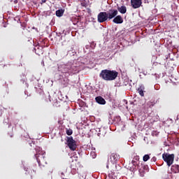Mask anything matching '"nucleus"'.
<instances>
[{"label":"nucleus","instance_id":"obj_6","mask_svg":"<svg viewBox=\"0 0 179 179\" xmlns=\"http://www.w3.org/2000/svg\"><path fill=\"white\" fill-rule=\"evenodd\" d=\"M149 171V168L147 165L141 164V166L138 168V172L140 173L141 177H145V174Z\"/></svg>","mask_w":179,"mask_h":179},{"label":"nucleus","instance_id":"obj_14","mask_svg":"<svg viewBox=\"0 0 179 179\" xmlns=\"http://www.w3.org/2000/svg\"><path fill=\"white\" fill-rule=\"evenodd\" d=\"M155 104H156L155 100H150L147 103V107L148 108H152L155 106Z\"/></svg>","mask_w":179,"mask_h":179},{"label":"nucleus","instance_id":"obj_17","mask_svg":"<svg viewBox=\"0 0 179 179\" xmlns=\"http://www.w3.org/2000/svg\"><path fill=\"white\" fill-rule=\"evenodd\" d=\"M117 10H119V12H120V13H122V14L127 13V7H125L124 6H121V7H119V8H117Z\"/></svg>","mask_w":179,"mask_h":179},{"label":"nucleus","instance_id":"obj_27","mask_svg":"<svg viewBox=\"0 0 179 179\" xmlns=\"http://www.w3.org/2000/svg\"><path fill=\"white\" fill-rule=\"evenodd\" d=\"M75 167L74 164H71V168L73 169Z\"/></svg>","mask_w":179,"mask_h":179},{"label":"nucleus","instance_id":"obj_5","mask_svg":"<svg viewBox=\"0 0 179 179\" xmlns=\"http://www.w3.org/2000/svg\"><path fill=\"white\" fill-rule=\"evenodd\" d=\"M108 20V15H107V12H101L98 15V22L99 23H103V22H107Z\"/></svg>","mask_w":179,"mask_h":179},{"label":"nucleus","instance_id":"obj_15","mask_svg":"<svg viewBox=\"0 0 179 179\" xmlns=\"http://www.w3.org/2000/svg\"><path fill=\"white\" fill-rule=\"evenodd\" d=\"M65 12V10H62V9H59L56 10V16H57V17H61L62 16H64V13Z\"/></svg>","mask_w":179,"mask_h":179},{"label":"nucleus","instance_id":"obj_18","mask_svg":"<svg viewBox=\"0 0 179 179\" xmlns=\"http://www.w3.org/2000/svg\"><path fill=\"white\" fill-rule=\"evenodd\" d=\"M92 151L91 152V156L92 159H96V157H97V154L96 153V148L92 147Z\"/></svg>","mask_w":179,"mask_h":179},{"label":"nucleus","instance_id":"obj_7","mask_svg":"<svg viewBox=\"0 0 179 179\" xmlns=\"http://www.w3.org/2000/svg\"><path fill=\"white\" fill-rule=\"evenodd\" d=\"M117 15H118V10L114 9L109 10L107 13L108 19H109V20L114 19Z\"/></svg>","mask_w":179,"mask_h":179},{"label":"nucleus","instance_id":"obj_25","mask_svg":"<svg viewBox=\"0 0 179 179\" xmlns=\"http://www.w3.org/2000/svg\"><path fill=\"white\" fill-rule=\"evenodd\" d=\"M47 2V0H41V4L45 3Z\"/></svg>","mask_w":179,"mask_h":179},{"label":"nucleus","instance_id":"obj_3","mask_svg":"<svg viewBox=\"0 0 179 179\" xmlns=\"http://www.w3.org/2000/svg\"><path fill=\"white\" fill-rule=\"evenodd\" d=\"M162 158L164 162L167 164V166L170 167L173 163H174V154H163Z\"/></svg>","mask_w":179,"mask_h":179},{"label":"nucleus","instance_id":"obj_13","mask_svg":"<svg viewBox=\"0 0 179 179\" xmlns=\"http://www.w3.org/2000/svg\"><path fill=\"white\" fill-rule=\"evenodd\" d=\"M171 171H172V173H179V165H173L171 168Z\"/></svg>","mask_w":179,"mask_h":179},{"label":"nucleus","instance_id":"obj_29","mask_svg":"<svg viewBox=\"0 0 179 179\" xmlns=\"http://www.w3.org/2000/svg\"><path fill=\"white\" fill-rule=\"evenodd\" d=\"M152 136H155V133H152Z\"/></svg>","mask_w":179,"mask_h":179},{"label":"nucleus","instance_id":"obj_20","mask_svg":"<svg viewBox=\"0 0 179 179\" xmlns=\"http://www.w3.org/2000/svg\"><path fill=\"white\" fill-rule=\"evenodd\" d=\"M150 159V156L149 155H145L143 157V162H148Z\"/></svg>","mask_w":179,"mask_h":179},{"label":"nucleus","instance_id":"obj_8","mask_svg":"<svg viewBox=\"0 0 179 179\" xmlns=\"http://www.w3.org/2000/svg\"><path fill=\"white\" fill-rule=\"evenodd\" d=\"M131 6L134 9L138 8H141V5H142V0H131Z\"/></svg>","mask_w":179,"mask_h":179},{"label":"nucleus","instance_id":"obj_22","mask_svg":"<svg viewBox=\"0 0 179 179\" xmlns=\"http://www.w3.org/2000/svg\"><path fill=\"white\" fill-rule=\"evenodd\" d=\"M156 160H157V158H156V157H153L151 159V162H153V163L156 162Z\"/></svg>","mask_w":179,"mask_h":179},{"label":"nucleus","instance_id":"obj_2","mask_svg":"<svg viewBox=\"0 0 179 179\" xmlns=\"http://www.w3.org/2000/svg\"><path fill=\"white\" fill-rule=\"evenodd\" d=\"M36 154L34 155L39 167H44L47 164V159H45V152L40 147L35 148Z\"/></svg>","mask_w":179,"mask_h":179},{"label":"nucleus","instance_id":"obj_21","mask_svg":"<svg viewBox=\"0 0 179 179\" xmlns=\"http://www.w3.org/2000/svg\"><path fill=\"white\" fill-rule=\"evenodd\" d=\"M132 162H136L139 163V156L134 157Z\"/></svg>","mask_w":179,"mask_h":179},{"label":"nucleus","instance_id":"obj_28","mask_svg":"<svg viewBox=\"0 0 179 179\" xmlns=\"http://www.w3.org/2000/svg\"><path fill=\"white\" fill-rule=\"evenodd\" d=\"M35 47H36V48H38V45H36Z\"/></svg>","mask_w":179,"mask_h":179},{"label":"nucleus","instance_id":"obj_19","mask_svg":"<svg viewBox=\"0 0 179 179\" xmlns=\"http://www.w3.org/2000/svg\"><path fill=\"white\" fill-rule=\"evenodd\" d=\"M66 133L67 135H69V136H71V135L73 134V131H72L71 129H66Z\"/></svg>","mask_w":179,"mask_h":179},{"label":"nucleus","instance_id":"obj_1","mask_svg":"<svg viewBox=\"0 0 179 179\" xmlns=\"http://www.w3.org/2000/svg\"><path fill=\"white\" fill-rule=\"evenodd\" d=\"M99 76L101 79H103V80H115L118 76V73L117 71L104 69L101 71Z\"/></svg>","mask_w":179,"mask_h":179},{"label":"nucleus","instance_id":"obj_16","mask_svg":"<svg viewBox=\"0 0 179 179\" xmlns=\"http://www.w3.org/2000/svg\"><path fill=\"white\" fill-rule=\"evenodd\" d=\"M143 90H145V87L143 86H140V87H138V92L140 94V96H141V97H143V96H145V94L143 93Z\"/></svg>","mask_w":179,"mask_h":179},{"label":"nucleus","instance_id":"obj_12","mask_svg":"<svg viewBox=\"0 0 179 179\" xmlns=\"http://www.w3.org/2000/svg\"><path fill=\"white\" fill-rule=\"evenodd\" d=\"M131 164H133L131 170H133L134 171H136V170H138L139 167H141V165H139L140 162L131 161Z\"/></svg>","mask_w":179,"mask_h":179},{"label":"nucleus","instance_id":"obj_32","mask_svg":"<svg viewBox=\"0 0 179 179\" xmlns=\"http://www.w3.org/2000/svg\"><path fill=\"white\" fill-rule=\"evenodd\" d=\"M1 113L0 114V117H1Z\"/></svg>","mask_w":179,"mask_h":179},{"label":"nucleus","instance_id":"obj_9","mask_svg":"<svg viewBox=\"0 0 179 179\" xmlns=\"http://www.w3.org/2000/svg\"><path fill=\"white\" fill-rule=\"evenodd\" d=\"M113 22L116 24H121V23H124V20L121 15H117L113 20Z\"/></svg>","mask_w":179,"mask_h":179},{"label":"nucleus","instance_id":"obj_11","mask_svg":"<svg viewBox=\"0 0 179 179\" xmlns=\"http://www.w3.org/2000/svg\"><path fill=\"white\" fill-rule=\"evenodd\" d=\"M120 159V155L115 154V153H113L110 155V161L113 163H117V162H118V159Z\"/></svg>","mask_w":179,"mask_h":179},{"label":"nucleus","instance_id":"obj_10","mask_svg":"<svg viewBox=\"0 0 179 179\" xmlns=\"http://www.w3.org/2000/svg\"><path fill=\"white\" fill-rule=\"evenodd\" d=\"M96 102L98 103V104H101L102 106H103L104 104H106V99H104V98H103L102 96H96L95 98Z\"/></svg>","mask_w":179,"mask_h":179},{"label":"nucleus","instance_id":"obj_23","mask_svg":"<svg viewBox=\"0 0 179 179\" xmlns=\"http://www.w3.org/2000/svg\"><path fill=\"white\" fill-rule=\"evenodd\" d=\"M71 159H75L76 163H78V157H76V156H73V157H71Z\"/></svg>","mask_w":179,"mask_h":179},{"label":"nucleus","instance_id":"obj_4","mask_svg":"<svg viewBox=\"0 0 179 179\" xmlns=\"http://www.w3.org/2000/svg\"><path fill=\"white\" fill-rule=\"evenodd\" d=\"M66 143L70 150H72L73 152L76 150V141L73 140V137H67Z\"/></svg>","mask_w":179,"mask_h":179},{"label":"nucleus","instance_id":"obj_26","mask_svg":"<svg viewBox=\"0 0 179 179\" xmlns=\"http://www.w3.org/2000/svg\"><path fill=\"white\" fill-rule=\"evenodd\" d=\"M124 102L126 103V104H128V101L127 100H124Z\"/></svg>","mask_w":179,"mask_h":179},{"label":"nucleus","instance_id":"obj_31","mask_svg":"<svg viewBox=\"0 0 179 179\" xmlns=\"http://www.w3.org/2000/svg\"><path fill=\"white\" fill-rule=\"evenodd\" d=\"M75 166H76V163H75Z\"/></svg>","mask_w":179,"mask_h":179},{"label":"nucleus","instance_id":"obj_24","mask_svg":"<svg viewBox=\"0 0 179 179\" xmlns=\"http://www.w3.org/2000/svg\"><path fill=\"white\" fill-rule=\"evenodd\" d=\"M90 121L93 122L94 121V116H90Z\"/></svg>","mask_w":179,"mask_h":179},{"label":"nucleus","instance_id":"obj_30","mask_svg":"<svg viewBox=\"0 0 179 179\" xmlns=\"http://www.w3.org/2000/svg\"><path fill=\"white\" fill-rule=\"evenodd\" d=\"M41 48H43V46H41Z\"/></svg>","mask_w":179,"mask_h":179}]
</instances>
